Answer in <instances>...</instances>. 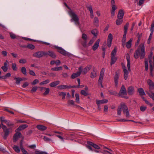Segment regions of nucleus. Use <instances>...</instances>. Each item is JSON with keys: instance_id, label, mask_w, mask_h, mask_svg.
Listing matches in <instances>:
<instances>
[{"instance_id": "obj_1", "label": "nucleus", "mask_w": 154, "mask_h": 154, "mask_svg": "<svg viewBox=\"0 0 154 154\" xmlns=\"http://www.w3.org/2000/svg\"><path fill=\"white\" fill-rule=\"evenodd\" d=\"M140 55V59H143L145 56L144 44H140L138 47L134 54V57L135 59L138 58V56Z\"/></svg>"}, {"instance_id": "obj_2", "label": "nucleus", "mask_w": 154, "mask_h": 154, "mask_svg": "<svg viewBox=\"0 0 154 154\" xmlns=\"http://www.w3.org/2000/svg\"><path fill=\"white\" fill-rule=\"evenodd\" d=\"M2 128L4 132L3 138L5 140L7 139L10 133L12 131V129L11 128H8L7 126L3 125L2 123L0 124V129Z\"/></svg>"}, {"instance_id": "obj_3", "label": "nucleus", "mask_w": 154, "mask_h": 154, "mask_svg": "<svg viewBox=\"0 0 154 154\" xmlns=\"http://www.w3.org/2000/svg\"><path fill=\"white\" fill-rule=\"evenodd\" d=\"M152 52L151 51L150 52L149 55V63L150 65L149 69L150 70V74L152 76H154V56L153 57V62L150 58L152 57Z\"/></svg>"}, {"instance_id": "obj_4", "label": "nucleus", "mask_w": 154, "mask_h": 154, "mask_svg": "<svg viewBox=\"0 0 154 154\" xmlns=\"http://www.w3.org/2000/svg\"><path fill=\"white\" fill-rule=\"evenodd\" d=\"M69 14L72 18L71 20H73L75 24H79V18L77 15L72 11H70L69 12Z\"/></svg>"}, {"instance_id": "obj_5", "label": "nucleus", "mask_w": 154, "mask_h": 154, "mask_svg": "<svg viewBox=\"0 0 154 154\" xmlns=\"http://www.w3.org/2000/svg\"><path fill=\"white\" fill-rule=\"evenodd\" d=\"M127 94V93L126 89L124 85H123L121 88L120 91L118 93V95H119V96L121 97L124 98L128 99V97L124 95H126Z\"/></svg>"}, {"instance_id": "obj_6", "label": "nucleus", "mask_w": 154, "mask_h": 154, "mask_svg": "<svg viewBox=\"0 0 154 154\" xmlns=\"http://www.w3.org/2000/svg\"><path fill=\"white\" fill-rule=\"evenodd\" d=\"M33 57L40 58L42 57L43 56H47V54L46 51H38L34 53L32 55Z\"/></svg>"}, {"instance_id": "obj_7", "label": "nucleus", "mask_w": 154, "mask_h": 154, "mask_svg": "<svg viewBox=\"0 0 154 154\" xmlns=\"http://www.w3.org/2000/svg\"><path fill=\"white\" fill-rule=\"evenodd\" d=\"M120 73V70L118 69L115 72V74L114 76V81L116 87H117L118 79Z\"/></svg>"}, {"instance_id": "obj_8", "label": "nucleus", "mask_w": 154, "mask_h": 154, "mask_svg": "<svg viewBox=\"0 0 154 154\" xmlns=\"http://www.w3.org/2000/svg\"><path fill=\"white\" fill-rule=\"evenodd\" d=\"M82 67L80 66L79 68V71L76 72L74 73L72 75L71 78L72 79H74L79 76L82 72Z\"/></svg>"}, {"instance_id": "obj_9", "label": "nucleus", "mask_w": 154, "mask_h": 154, "mask_svg": "<svg viewBox=\"0 0 154 154\" xmlns=\"http://www.w3.org/2000/svg\"><path fill=\"white\" fill-rule=\"evenodd\" d=\"M147 83L149 85V90L150 92H152L154 89V83L150 79L147 80Z\"/></svg>"}, {"instance_id": "obj_10", "label": "nucleus", "mask_w": 154, "mask_h": 154, "mask_svg": "<svg viewBox=\"0 0 154 154\" xmlns=\"http://www.w3.org/2000/svg\"><path fill=\"white\" fill-rule=\"evenodd\" d=\"M55 48L58 50V51L63 55H68L69 53L66 51L64 50L60 47L55 46Z\"/></svg>"}, {"instance_id": "obj_11", "label": "nucleus", "mask_w": 154, "mask_h": 154, "mask_svg": "<svg viewBox=\"0 0 154 154\" xmlns=\"http://www.w3.org/2000/svg\"><path fill=\"white\" fill-rule=\"evenodd\" d=\"M21 134L20 132L17 131L14 135L13 137V141L16 142L17 141L18 138L20 137Z\"/></svg>"}, {"instance_id": "obj_12", "label": "nucleus", "mask_w": 154, "mask_h": 154, "mask_svg": "<svg viewBox=\"0 0 154 154\" xmlns=\"http://www.w3.org/2000/svg\"><path fill=\"white\" fill-rule=\"evenodd\" d=\"M40 91L41 92H43L45 91V92L43 94L45 96L48 94L50 92V89L48 88H46L45 87H40Z\"/></svg>"}, {"instance_id": "obj_13", "label": "nucleus", "mask_w": 154, "mask_h": 154, "mask_svg": "<svg viewBox=\"0 0 154 154\" xmlns=\"http://www.w3.org/2000/svg\"><path fill=\"white\" fill-rule=\"evenodd\" d=\"M92 66L91 65H88L85 67L82 71L83 73L84 74H85L87 73L89 71V70L91 68Z\"/></svg>"}, {"instance_id": "obj_14", "label": "nucleus", "mask_w": 154, "mask_h": 154, "mask_svg": "<svg viewBox=\"0 0 154 154\" xmlns=\"http://www.w3.org/2000/svg\"><path fill=\"white\" fill-rule=\"evenodd\" d=\"M124 15V12L123 9H121L119 11L117 17L118 19H122Z\"/></svg>"}, {"instance_id": "obj_15", "label": "nucleus", "mask_w": 154, "mask_h": 154, "mask_svg": "<svg viewBox=\"0 0 154 154\" xmlns=\"http://www.w3.org/2000/svg\"><path fill=\"white\" fill-rule=\"evenodd\" d=\"M126 59L127 61V67L128 70H130V59L129 54H127L126 55Z\"/></svg>"}, {"instance_id": "obj_16", "label": "nucleus", "mask_w": 154, "mask_h": 154, "mask_svg": "<svg viewBox=\"0 0 154 154\" xmlns=\"http://www.w3.org/2000/svg\"><path fill=\"white\" fill-rule=\"evenodd\" d=\"M28 125L26 124L22 125L20 126L19 127L15 130V131L17 132L23 130H24L28 127Z\"/></svg>"}, {"instance_id": "obj_17", "label": "nucleus", "mask_w": 154, "mask_h": 154, "mask_svg": "<svg viewBox=\"0 0 154 154\" xmlns=\"http://www.w3.org/2000/svg\"><path fill=\"white\" fill-rule=\"evenodd\" d=\"M100 41V39H98L95 42L92 47V49L94 51L96 50L98 47L99 42Z\"/></svg>"}, {"instance_id": "obj_18", "label": "nucleus", "mask_w": 154, "mask_h": 154, "mask_svg": "<svg viewBox=\"0 0 154 154\" xmlns=\"http://www.w3.org/2000/svg\"><path fill=\"white\" fill-rule=\"evenodd\" d=\"M134 87L132 86H130L128 87V94L131 95L133 94L134 93Z\"/></svg>"}, {"instance_id": "obj_19", "label": "nucleus", "mask_w": 154, "mask_h": 154, "mask_svg": "<svg viewBox=\"0 0 154 154\" xmlns=\"http://www.w3.org/2000/svg\"><path fill=\"white\" fill-rule=\"evenodd\" d=\"M36 127L38 130L41 131H44L47 129L46 127L41 125H37Z\"/></svg>"}, {"instance_id": "obj_20", "label": "nucleus", "mask_w": 154, "mask_h": 154, "mask_svg": "<svg viewBox=\"0 0 154 154\" xmlns=\"http://www.w3.org/2000/svg\"><path fill=\"white\" fill-rule=\"evenodd\" d=\"M46 53L47 54V55H48L49 56L52 57L53 58H55L56 57V55L52 51H49L48 52L46 51Z\"/></svg>"}, {"instance_id": "obj_21", "label": "nucleus", "mask_w": 154, "mask_h": 154, "mask_svg": "<svg viewBox=\"0 0 154 154\" xmlns=\"http://www.w3.org/2000/svg\"><path fill=\"white\" fill-rule=\"evenodd\" d=\"M121 107L122 109L123 112L124 113H125V112L127 110H128V107L126 106L125 103H122L121 104Z\"/></svg>"}, {"instance_id": "obj_22", "label": "nucleus", "mask_w": 154, "mask_h": 154, "mask_svg": "<svg viewBox=\"0 0 154 154\" xmlns=\"http://www.w3.org/2000/svg\"><path fill=\"white\" fill-rule=\"evenodd\" d=\"M108 102V100L106 99H103L101 100H96V103L97 104H104Z\"/></svg>"}, {"instance_id": "obj_23", "label": "nucleus", "mask_w": 154, "mask_h": 154, "mask_svg": "<svg viewBox=\"0 0 154 154\" xmlns=\"http://www.w3.org/2000/svg\"><path fill=\"white\" fill-rule=\"evenodd\" d=\"M60 82L59 81H57L51 83L50 84V86L51 87H54L59 85Z\"/></svg>"}, {"instance_id": "obj_24", "label": "nucleus", "mask_w": 154, "mask_h": 154, "mask_svg": "<svg viewBox=\"0 0 154 154\" xmlns=\"http://www.w3.org/2000/svg\"><path fill=\"white\" fill-rule=\"evenodd\" d=\"M137 91L140 96H141L146 94L143 89L142 88H138Z\"/></svg>"}, {"instance_id": "obj_25", "label": "nucleus", "mask_w": 154, "mask_h": 154, "mask_svg": "<svg viewBox=\"0 0 154 154\" xmlns=\"http://www.w3.org/2000/svg\"><path fill=\"white\" fill-rule=\"evenodd\" d=\"M58 88L60 89L70 88V85L68 86L65 85H60L58 86Z\"/></svg>"}, {"instance_id": "obj_26", "label": "nucleus", "mask_w": 154, "mask_h": 154, "mask_svg": "<svg viewBox=\"0 0 154 154\" xmlns=\"http://www.w3.org/2000/svg\"><path fill=\"white\" fill-rule=\"evenodd\" d=\"M111 62L110 63L111 65H112L114 64L115 62L116 61L117 58L115 56H111Z\"/></svg>"}, {"instance_id": "obj_27", "label": "nucleus", "mask_w": 154, "mask_h": 154, "mask_svg": "<svg viewBox=\"0 0 154 154\" xmlns=\"http://www.w3.org/2000/svg\"><path fill=\"white\" fill-rule=\"evenodd\" d=\"M116 8L115 5H112V9L111 11V16L113 17L115 15V11Z\"/></svg>"}, {"instance_id": "obj_28", "label": "nucleus", "mask_w": 154, "mask_h": 154, "mask_svg": "<svg viewBox=\"0 0 154 154\" xmlns=\"http://www.w3.org/2000/svg\"><path fill=\"white\" fill-rule=\"evenodd\" d=\"M5 124L8 127L13 126L14 125V122H11V121L9 120H7V122H6Z\"/></svg>"}, {"instance_id": "obj_29", "label": "nucleus", "mask_w": 154, "mask_h": 154, "mask_svg": "<svg viewBox=\"0 0 154 154\" xmlns=\"http://www.w3.org/2000/svg\"><path fill=\"white\" fill-rule=\"evenodd\" d=\"M131 42L132 40L131 39H130L126 43V46L128 48H130L131 46Z\"/></svg>"}, {"instance_id": "obj_30", "label": "nucleus", "mask_w": 154, "mask_h": 154, "mask_svg": "<svg viewBox=\"0 0 154 154\" xmlns=\"http://www.w3.org/2000/svg\"><path fill=\"white\" fill-rule=\"evenodd\" d=\"M14 79L16 80V83L17 85H19L20 84V82L23 81V79L21 78H15Z\"/></svg>"}, {"instance_id": "obj_31", "label": "nucleus", "mask_w": 154, "mask_h": 154, "mask_svg": "<svg viewBox=\"0 0 154 154\" xmlns=\"http://www.w3.org/2000/svg\"><path fill=\"white\" fill-rule=\"evenodd\" d=\"M13 149L14 151L17 153H19L20 151L19 147L16 145H14L13 147Z\"/></svg>"}, {"instance_id": "obj_32", "label": "nucleus", "mask_w": 154, "mask_h": 154, "mask_svg": "<svg viewBox=\"0 0 154 154\" xmlns=\"http://www.w3.org/2000/svg\"><path fill=\"white\" fill-rule=\"evenodd\" d=\"M123 20L122 19H118L116 21V23L117 25H121L123 22Z\"/></svg>"}, {"instance_id": "obj_33", "label": "nucleus", "mask_w": 154, "mask_h": 154, "mask_svg": "<svg viewBox=\"0 0 154 154\" xmlns=\"http://www.w3.org/2000/svg\"><path fill=\"white\" fill-rule=\"evenodd\" d=\"M20 148L21 151L23 152V154H29L23 148L22 145H20Z\"/></svg>"}, {"instance_id": "obj_34", "label": "nucleus", "mask_w": 154, "mask_h": 154, "mask_svg": "<svg viewBox=\"0 0 154 154\" xmlns=\"http://www.w3.org/2000/svg\"><path fill=\"white\" fill-rule=\"evenodd\" d=\"M62 66H60L58 67L52 68L51 70L52 71H58L62 70Z\"/></svg>"}, {"instance_id": "obj_35", "label": "nucleus", "mask_w": 154, "mask_h": 154, "mask_svg": "<svg viewBox=\"0 0 154 154\" xmlns=\"http://www.w3.org/2000/svg\"><path fill=\"white\" fill-rule=\"evenodd\" d=\"M80 93L82 95L85 96H87L89 95V94L88 92L83 90H82L81 91Z\"/></svg>"}, {"instance_id": "obj_36", "label": "nucleus", "mask_w": 154, "mask_h": 154, "mask_svg": "<svg viewBox=\"0 0 154 154\" xmlns=\"http://www.w3.org/2000/svg\"><path fill=\"white\" fill-rule=\"evenodd\" d=\"M116 52L117 48L115 47L111 53V56H115L116 54Z\"/></svg>"}, {"instance_id": "obj_37", "label": "nucleus", "mask_w": 154, "mask_h": 154, "mask_svg": "<svg viewBox=\"0 0 154 154\" xmlns=\"http://www.w3.org/2000/svg\"><path fill=\"white\" fill-rule=\"evenodd\" d=\"M129 26V23H127L124 26V32L127 33V30Z\"/></svg>"}, {"instance_id": "obj_38", "label": "nucleus", "mask_w": 154, "mask_h": 154, "mask_svg": "<svg viewBox=\"0 0 154 154\" xmlns=\"http://www.w3.org/2000/svg\"><path fill=\"white\" fill-rule=\"evenodd\" d=\"M91 33L95 36H97V31L96 29L92 30L91 31Z\"/></svg>"}, {"instance_id": "obj_39", "label": "nucleus", "mask_w": 154, "mask_h": 154, "mask_svg": "<svg viewBox=\"0 0 154 154\" xmlns=\"http://www.w3.org/2000/svg\"><path fill=\"white\" fill-rule=\"evenodd\" d=\"M21 72L24 75H26V69L24 67H22L21 69Z\"/></svg>"}, {"instance_id": "obj_40", "label": "nucleus", "mask_w": 154, "mask_h": 154, "mask_svg": "<svg viewBox=\"0 0 154 154\" xmlns=\"http://www.w3.org/2000/svg\"><path fill=\"white\" fill-rule=\"evenodd\" d=\"M98 19L97 17H95L94 18V25H95L96 26H98Z\"/></svg>"}, {"instance_id": "obj_41", "label": "nucleus", "mask_w": 154, "mask_h": 154, "mask_svg": "<svg viewBox=\"0 0 154 154\" xmlns=\"http://www.w3.org/2000/svg\"><path fill=\"white\" fill-rule=\"evenodd\" d=\"M87 40H83L81 41V43L84 47H86L87 46Z\"/></svg>"}, {"instance_id": "obj_42", "label": "nucleus", "mask_w": 154, "mask_h": 154, "mask_svg": "<svg viewBox=\"0 0 154 154\" xmlns=\"http://www.w3.org/2000/svg\"><path fill=\"white\" fill-rule=\"evenodd\" d=\"M50 82V80L49 79H47L46 80L43 81L41 82H40L39 84L40 85H43L44 84H46Z\"/></svg>"}, {"instance_id": "obj_43", "label": "nucleus", "mask_w": 154, "mask_h": 154, "mask_svg": "<svg viewBox=\"0 0 154 154\" xmlns=\"http://www.w3.org/2000/svg\"><path fill=\"white\" fill-rule=\"evenodd\" d=\"M38 89V87L37 86H34L32 87V89L30 91L31 93L35 92Z\"/></svg>"}, {"instance_id": "obj_44", "label": "nucleus", "mask_w": 154, "mask_h": 154, "mask_svg": "<svg viewBox=\"0 0 154 154\" xmlns=\"http://www.w3.org/2000/svg\"><path fill=\"white\" fill-rule=\"evenodd\" d=\"M145 70L147 71L148 69V61L146 60L145 62Z\"/></svg>"}, {"instance_id": "obj_45", "label": "nucleus", "mask_w": 154, "mask_h": 154, "mask_svg": "<svg viewBox=\"0 0 154 154\" xmlns=\"http://www.w3.org/2000/svg\"><path fill=\"white\" fill-rule=\"evenodd\" d=\"M0 121L1 122V123H2L4 122L5 123L6 122H7V120L5 119V118L4 117L2 116L0 117Z\"/></svg>"}, {"instance_id": "obj_46", "label": "nucleus", "mask_w": 154, "mask_h": 154, "mask_svg": "<svg viewBox=\"0 0 154 154\" xmlns=\"http://www.w3.org/2000/svg\"><path fill=\"white\" fill-rule=\"evenodd\" d=\"M75 101L76 102L79 103V94L77 93H76L75 94Z\"/></svg>"}, {"instance_id": "obj_47", "label": "nucleus", "mask_w": 154, "mask_h": 154, "mask_svg": "<svg viewBox=\"0 0 154 154\" xmlns=\"http://www.w3.org/2000/svg\"><path fill=\"white\" fill-rule=\"evenodd\" d=\"M91 78H94L96 76V74L94 70L91 73Z\"/></svg>"}, {"instance_id": "obj_48", "label": "nucleus", "mask_w": 154, "mask_h": 154, "mask_svg": "<svg viewBox=\"0 0 154 154\" xmlns=\"http://www.w3.org/2000/svg\"><path fill=\"white\" fill-rule=\"evenodd\" d=\"M59 95L60 96H62V99H64L65 98V96L66 95V94L65 93L62 92H60L59 93Z\"/></svg>"}, {"instance_id": "obj_49", "label": "nucleus", "mask_w": 154, "mask_h": 154, "mask_svg": "<svg viewBox=\"0 0 154 154\" xmlns=\"http://www.w3.org/2000/svg\"><path fill=\"white\" fill-rule=\"evenodd\" d=\"M27 47L31 50L35 48V46L34 45L30 44L28 45H27Z\"/></svg>"}, {"instance_id": "obj_50", "label": "nucleus", "mask_w": 154, "mask_h": 154, "mask_svg": "<svg viewBox=\"0 0 154 154\" xmlns=\"http://www.w3.org/2000/svg\"><path fill=\"white\" fill-rule=\"evenodd\" d=\"M82 38L83 40H87L88 37L85 34L83 33L82 36Z\"/></svg>"}, {"instance_id": "obj_51", "label": "nucleus", "mask_w": 154, "mask_h": 154, "mask_svg": "<svg viewBox=\"0 0 154 154\" xmlns=\"http://www.w3.org/2000/svg\"><path fill=\"white\" fill-rule=\"evenodd\" d=\"M26 62V60L25 59H21L19 61V62L20 63H25Z\"/></svg>"}, {"instance_id": "obj_52", "label": "nucleus", "mask_w": 154, "mask_h": 154, "mask_svg": "<svg viewBox=\"0 0 154 154\" xmlns=\"http://www.w3.org/2000/svg\"><path fill=\"white\" fill-rule=\"evenodd\" d=\"M12 67L13 69L14 70H17V68L16 67V64L15 63H13L12 64Z\"/></svg>"}, {"instance_id": "obj_53", "label": "nucleus", "mask_w": 154, "mask_h": 154, "mask_svg": "<svg viewBox=\"0 0 154 154\" xmlns=\"http://www.w3.org/2000/svg\"><path fill=\"white\" fill-rule=\"evenodd\" d=\"M43 139L44 141H46V142L52 140L51 139L49 138L48 137H47L46 136H44V137H43Z\"/></svg>"}, {"instance_id": "obj_54", "label": "nucleus", "mask_w": 154, "mask_h": 154, "mask_svg": "<svg viewBox=\"0 0 154 154\" xmlns=\"http://www.w3.org/2000/svg\"><path fill=\"white\" fill-rule=\"evenodd\" d=\"M146 109V107L144 106H141L140 107V108L141 111L142 112L144 111Z\"/></svg>"}, {"instance_id": "obj_55", "label": "nucleus", "mask_w": 154, "mask_h": 154, "mask_svg": "<svg viewBox=\"0 0 154 154\" xmlns=\"http://www.w3.org/2000/svg\"><path fill=\"white\" fill-rule=\"evenodd\" d=\"M29 73L31 75L35 76V72L32 70L29 69Z\"/></svg>"}, {"instance_id": "obj_56", "label": "nucleus", "mask_w": 154, "mask_h": 154, "mask_svg": "<svg viewBox=\"0 0 154 154\" xmlns=\"http://www.w3.org/2000/svg\"><path fill=\"white\" fill-rule=\"evenodd\" d=\"M109 92L110 94L114 95H116L117 94V93L116 92L112 91H109Z\"/></svg>"}, {"instance_id": "obj_57", "label": "nucleus", "mask_w": 154, "mask_h": 154, "mask_svg": "<svg viewBox=\"0 0 154 154\" xmlns=\"http://www.w3.org/2000/svg\"><path fill=\"white\" fill-rule=\"evenodd\" d=\"M112 38H113L112 34L111 33H109L108 35L107 40H110L112 41Z\"/></svg>"}, {"instance_id": "obj_58", "label": "nucleus", "mask_w": 154, "mask_h": 154, "mask_svg": "<svg viewBox=\"0 0 154 154\" xmlns=\"http://www.w3.org/2000/svg\"><path fill=\"white\" fill-rule=\"evenodd\" d=\"M68 104L69 105L71 104L73 105H74V102L72 100H69L68 101Z\"/></svg>"}, {"instance_id": "obj_59", "label": "nucleus", "mask_w": 154, "mask_h": 154, "mask_svg": "<svg viewBox=\"0 0 154 154\" xmlns=\"http://www.w3.org/2000/svg\"><path fill=\"white\" fill-rule=\"evenodd\" d=\"M39 81L37 79H35L33 81L32 83V85H35L36 84L39 82Z\"/></svg>"}, {"instance_id": "obj_60", "label": "nucleus", "mask_w": 154, "mask_h": 154, "mask_svg": "<svg viewBox=\"0 0 154 154\" xmlns=\"http://www.w3.org/2000/svg\"><path fill=\"white\" fill-rule=\"evenodd\" d=\"M122 111V109L121 107H118L117 109V114L118 115H121V112Z\"/></svg>"}, {"instance_id": "obj_61", "label": "nucleus", "mask_w": 154, "mask_h": 154, "mask_svg": "<svg viewBox=\"0 0 154 154\" xmlns=\"http://www.w3.org/2000/svg\"><path fill=\"white\" fill-rule=\"evenodd\" d=\"M87 8L88 9V10H89V11H90V13H91V12H93V9H92V8L91 6H87Z\"/></svg>"}, {"instance_id": "obj_62", "label": "nucleus", "mask_w": 154, "mask_h": 154, "mask_svg": "<svg viewBox=\"0 0 154 154\" xmlns=\"http://www.w3.org/2000/svg\"><path fill=\"white\" fill-rule=\"evenodd\" d=\"M10 36L11 37L12 39H14L15 38H16V35L14 34L13 33H10Z\"/></svg>"}, {"instance_id": "obj_63", "label": "nucleus", "mask_w": 154, "mask_h": 154, "mask_svg": "<svg viewBox=\"0 0 154 154\" xmlns=\"http://www.w3.org/2000/svg\"><path fill=\"white\" fill-rule=\"evenodd\" d=\"M4 111H7L10 113H11L12 114H14V112L12 111H11L10 110H9V109H7V108H5L4 109Z\"/></svg>"}, {"instance_id": "obj_64", "label": "nucleus", "mask_w": 154, "mask_h": 154, "mask_svg": "<svg viewBox=\"0 0 154 154\" xmlns=\"http://www.w3.org/2000/svg\"><path fill=\"white\" fill-rule=\"evenodd\" d=\"M29 85V83L27 82H25L22 85V87L23 88H25L26 86H28Z\"/></svg>"}]
</instances>
